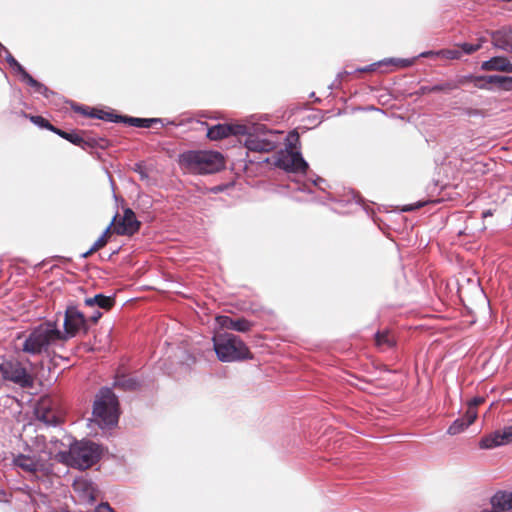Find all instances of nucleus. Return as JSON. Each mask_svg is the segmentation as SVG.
Returning <instances> with one entry per match:
<instances>
[{"label":"nucleus","mask_w":512,"mask_h":512,"mask_svg":"<svg viewBox=\"0 0 512 512\" xmlns=\"http://www.w3.org/2000/svg\"><path fill=\"white\" fill-rule=\"evenodd\" d=\"M376 345L382 349H391L396 346V339L389 330L378 331L375 334Z\"/></svg>","instance_id":"22"},{"label":"nucleus","mask_w":512,"mask_h":512,"mask_svg":"<svg viewBox=\"0 0 512 512\" xmlns=\"http://www.w3.org/2000/svg\"><path fill=\"white\" fill-rule=\"evenodd\" d=\"M115 219H116V216H113L112 221H115ZM111 223L113 224V222H111Z\"/></svg>","instance_id":"51"},{"label":"nucleus","mask_w":512,"mask_h":512,"mask_svg":"<svg viewBox=\"0 0 512 512\" xmlns=\"http://www.w3.org/2000/svg\"><path fill=\"white\" fill-rule=\"evenodd\" d=\"M457 88V85L453 82H446L443 84H436L431 86L428 91L429 92H441V91H451Z\"/></svg>","instance_id":"33"},{"label":"nucleus","mask_w":512,"mask_h":512,"mask_svg":"<svg viewBox=\"0 0 512 512\" xmlns=\"http://www.w3.org/2000/svg\"><path fill=\"white\" fill-rule=\"evenodd\" d=\"M484 40L480 39L477 44H470V43H462L460 45L461 52L467 55H470L476 51H478L483 44Z\"/></svg>","instance_id":"32"},{"label":"nucleus","mask_w":512,"mask_h":512,"mask_svg":"<svg viewBox=\"0 0 512 512\" xmlns=\"http://www.w3.org/2000/svg\"><path fill=\"white\" fill-rule=\"evenodd\" d=\"M115 219H116V216H113L112 221H115ZM111 223L113 224V222H111Z\"/></svg>","instance_id":"52"},{"label":"nucleus","mask_w":512,"mask_h":512,"mask_svg":"<svg viewBox=\"0 0 512 512\" xmlns=\"http://www.w3.org/2000/svg\"><path fill=\"white\" fill-rule=\"evenodd\" d=\"M213 347L221 362H237L252 359L253 355L242 339L232 333H218L213 337Z\"/></svg>","instance_id":"2"},{"label":"nucleus","mask_w":512,"mask_h":512,"mask_svg":"<svg viewBox=\"0 0 512 512\" xmlns=\"http://www.w3.org/2000/svg\"><path fill=\"white\" fill-rule=\"evenodd\" d=\"M492 45L507 53H512V26H505L490 33Z\"/></svg>","instance_id":"11"},{"label":"nucleus","mask_w":512,"mask_h":512,"mask_svg":"<svg viewBox=\"0 0 512 512\" xmlns=\"http://www.w3.org/2000/svg\"><path fill=\"white\" fill-rule=\"evenodd\" d=\"M286 141L285 148L277 152L274 164L286 172L306 173L308 163L302 157L301 152L296 149V145L299 142L298 133H289Z\"/></svg>","instance_id":"4"},{"label":"nucleus","mask_w":512,"mask_h":512,"mask_svg":"<svg viewBox=\"0 0 512 512\" xmlns=\"http://www.w3.org/2000/svg\"><path fill=\"white\" fill-rule=\"evenodd\" d=\"M63 328L64 331H61V337L66 342L80 332L88 333V319L77 307L68 306L65 310Z\"/></svg>","instance_id":"7"},{"label":"nucleus","mask_w":512,"mask_h":512,"mask_svg":"<svg viewBox=\"0 0 512 512\" xmlns=\"http://www.w3.org/2000/svg\"><path fill=\"white\" fill-rule=\"evenodd\" d=\"M84 304L89 308L98 307L100 309L110 310L115 304V298L104 294H96L93 297L85 298Z\"/></svg>","instance_id":"16"},{"label":"nucleus","mask_w":512,"mask_h":512,"mask_svg":"<svg viewBox=\"0 0 512 512\" xmlns=\"http://www.w3.org/2000/svg\"><path fill=\"white\" fill-rule=\"evenodd\" d=\"M133 170L134 172L138 173L140 178L142 180H146L148 179L149 175L145 169V166L143 165V163L139 162V163H135L134 167H133Z\"/></svg>","instance_id":"35"},{"label":"nucleus","mask_w":512,"mask_h":512,"mask_svg":"<svg viewBox=\"0 0 512 512\" xmlns=\"http://www.w3.org/2000/svg\"><path fill=\"white\" fill-rule=\"evenodd\" d=\"M94 252H95V251H91V248H90L88 251H86L85 253H83V254L81 255V257H82V258H87V257H89V256H90L92 253H94Z\"/></svg>","instance_id":"48"},{"label":"nucleus","mask_w":512,"mask_h":512,"mask_svg":"<svg viewBox=\"0 0 512 512\" xmlns=\"http://www.w3.org/2000/svg\"><path fill=\"white\" fill-rule=\"evenodd\" d=\"M13 464L25 472L35 473L42 467V459L36 455L17 454L13 457Z\"/></svg>","instance_id":"12"},{"label":"nucleus","mask_w":512,"mask_h":512,"mask_svg":"<svg viewBox=\"0 0 512 512\" xmlns=\"http://www.w3.org/2000/svg\"><path fill=\"white\" fill-rule=\"evenodd\" d=\"M430 87H431V86H422V87L420 88V94H422V95H423V94L430 93V92L428 91V89H429Z\"/></svg>","instance_id":"46"},{"label":"nucleus","mask_w":512,"mask_h":512,"mask_svg":"<svg viewBox=\"0 0 512 512\" xmlns=\"http://www.w3.org/2000/svg\"><path fill=\"white\" fill-rule=\"evenodd\" d=\"M485 77H486V75H482V76L469 75V76H466L465 79L469 80V81H472L474 83V86L479 88V89H482V90H492L493 87L489 86L488 83H486L485 80H480V79L485 78Z\"/></svg>","instance_id":"28"},{"label":"nucleus","mask_w":512,"mask_h":512,"mask_svg":"<svg viewBox=\"0 0 512 512\" xmlns=\"http://www.w3.org/2000/svg\"><path fill=\"white\" fill-rule=\"evenodd\" d=\"M351 199L354 200L356 204H359L360 197L357 196L356 194L352 193L351 194Z\"/></svg>","instance_id":"47"},{"label":"nucleus","mask_w":512,"mask_h":512,"mask_svg":"<svg viewBox=\"0 0 512 512\" xmlns=\"http://www.w3.org/2000/svg\"><path fill=\"white\" fill-rule=\"evenodd\" d=\"M437 56H442L443 58L449 59V60H455L459 59L462 55V52L456 49H444L437 51Z\"/></svg>","instance_id":"31"},{"label":"nucleus","mask_w":512,"mask_h":512,"mask_svg":"<svg viewBox=\"0 0 512 512\" xmlns=\"http://www.w3.org/2000/svg\"><path fill=\"white\" fill-rule=\"evenodd\" d=\"M230 126V132L229 135L233 136H239V135H246L248 136L251 132V127L244 125V124H228Z\"/></svg>","instance_id":"27"},{"label":"nucleus","mask_w":512,"mask_h":512,"mask_svg":"<svg viewBox=\"0 0 512 512\" xmlns=\"http://www.w3.org/2000/svg\"><path fill=\"white\" fill-rule=\"evenodd\" d=\"M350 73H351V72H348V71L339 72V73L337 74V80L341 81V80H342V78H343L345 75H348V74H350Z\"/></svg>","instance_id":"45"},{"label":"nucleus","mask_w":512,"mask_h":512,"mask_svg":"<svg viewBox=\"0 0 512 512\" xmlns=\"http://www.w3.org/2000/svg\"><path fill=\"white\" fill-rule=\"evenodd\" d=\"M415 58L411 59H402V58H387L383 59L381 61L372 63L370 65L357 68L355 72L365 73V72H373L376 70L377 67L383 66V65H394L397 67H409L414 64Z\"/></svg>","instance_id":"14"},{"label":"nucleus","mask_w":512,"mask_h":512,"mask_svg":"<svg viewBox=\"0 0 512 512\" xmlns=\"http://www.w3.org/2000/svg\"><path fill=\"white\" fill-rule=\"evenodd\" d=\"M21 81L25 82L27 85H29L34 93H38L43 95L45 98H49L51 95L54 94L53 91H51L47 86L40 83L36 79H34L29 73H25L24 77L21 79Z\"/></svg>","instance_id":"21"},{"label":"nucleus","mask_w":512,"mask_h":512,"mask_svg":"<svg viewBox=\"0 0 512 512\" xmlns=\"http://www.w3.org/2000/svg\"><path fill=\"white\" fill-rule=\"evenodd\" d=\"M121 122L133 127L150 128L154 123H162L161 118H137L131 116H123Z\"/></svg>","instance_id":"19"},{"label":"nucleus","mask_w":512,"mask_h":512,"mask_svg":"<svg viewBox=\"0 0 512 512\" xmlns=\"http://www.w3.org/2000/svg\"><path fill=\"white\" fill-rule=\"evenodd\" d=\"M484 402V398L481 397V396H476L474 398H472L469 402H468V407L469 408H472V409H475Z\"/></svg>","instance_id":"38"},{"label":"nucleus","mask_w":512,"mask_h":512,"mask_svg":"<svg viewBox=\"0 0 512 512\" xmlns=\"http://www.w3.org/2000/svg\"><path fill=\"white\" fill-rule=\"evenodd\" d=\"M64 344L57 322L47 320L31 329L23 341L22 351L30 356L55 357L56 350Z\"/></svg>","instance_id":"1"},{"label":"nucleus","mask_w":512,"mask_h":512,"mask_svg":"<svg viewBox=\"0 0 512 512\" xmlns=\"http://www.w3.org/2000/svg\"><path fill=\"white\" fill-rule=\"evenodd\" d=\"M53 132L76 146L84 148L87 144V142L76 132H66L57 127H55Z\"/></svg>","instance_id":"24"},{"label":"nucleus","mask_w":512,"mask_h":512,"mask_svg":"<svg viewBox=\"0 0 512 512\" xmlns=\"http://www.w3.org/2000/svg\"><path fill=\"white\" fill-rule=\"evenodd\" d=\"M500 90L512 91V76H503Z\"/></svg>","instance_id":"37"},{"label":"nucleus","mask_w":512,"mask_h":512,"mask_svg":"<svg viewBox=\"0 0 512 512\" xmlns=\"http://www.w3.org/2000/svg\"><path fill=\"white\" fill-rule=\"evenodd\" d=\"M0 373L4 380L13 382L21 388H30L34 384V379L26 367L15 359L3 361L0 364Z\"/></svg>","instance_id":"8"},{"label":"nucleus","mask_w":512,"mask_h":512,"mask_svg":"<svg viewBox=\"0 0 512 512\" xmlns=\"http://www.w3.org/2000/svg\"><path fill=\"white\" fill-rule=\"evenodd\" d=\"M325 180L322 178H317V180L314 182L315 185L320 186L321 183H324Z\"/></svg>","instance_id":"50"},{"label":"nucleus","mask_w":512,"mask_h":512,"mask_svg":"<svg viewBox=\"0 0 512 512\" xmlns=\"http://www.w3.org/2000/svg\"><path fill=\"white\" fill-rule=\"evenodd\" d=\"M482 216L483 218H486V217H489V216H492V211L491 210H486L482 213Z\"/></svg>","instance_id":"49"},{"label":"nucleus","mask_w":512,"mask_h":512,"mask_svg":"<svg viewBox=\"0 0 512 512\" xmlns=\"http://www.w3.org/2000/svg\"><path fill=\"white\" fill-rule=\"evenodd\" d=\"M111 227H112V223L109 224V226L104 230L102 235L95 241V243L91 247V251H97L106 245L107 236L110 233Z\"/></svg>","instance_id":"29"},{"label":"nucleus","mask_w":512,"mask_h":512,"mask_svg":"<svg viewBox=\"0 0 512 512\" xmlns=\"http://www.w3.org/2000/svg\"><path fill=\"white\" fill-rule=\"evenodd\" d=\"M502 78L503 75H486V77L482 78L481 80H485L489 86H495L498 90H500Z\"/></svg>","instance_id":"34"},{"label":"nucleus","mask_w":512,"mask_h":512,"mask_svg":"<svg viewBox=\"0 0 512 512\" xmlns=\"http://www.w3.org/2000/svg\"><path fill=\"white\" fill-rule=\"evenodd\" d=\"M181 161L199 174H213L224 166L223 156L215 151H188L181 155Z\"/></svg>","instance_id":"5"},{"label":"nucleus","mask_w":512,"mask_h":512,"mask_svg":"<svg viewBox=\"0 0 512 512\" xmlns=\"http://www.w3.org/2000/svg\"><path fill=\"white\" fill-rule=\"evenodd\" d=\"M504 437L508 443L512 442V424L510 426L505 427L503 430Z\"/></svg>","instance_id":"43"},{"label":"nucleus","mask_w":512,"mask_h":512,"mask_svg":"<svg viewBox=\"0 0 512 512\" xmlns=\"http://www.w3.org/2000/svg\"><path fill=\"white\" fill-rule=\"evenodd\" d=\"M71 107L75 112L81 113L83 115L89 116L90 112L87 111V108L81 105H78L74 102H71Z\"/></svg>","instance_id":"39"},{"label":"nucleus","mask_w":512,"mask_h":512,"mask_svg":"<svg viewBox=\"0 0 512 512\" xmlns=\"http://www.w3.org/2000/svg\"><path fill=\"white\" fill-rule=\"evenodd\" d=\"M221 319V325L230 330L238 332H247L251 328V323L244 318L232 319L230 317L225 316L222 317Z\"/></svg>","instance_id":"18"},{"label":"nucleus","mask_w":512,"mask_h":512,"mask_svg":"<svg viewBox=\"0 0 512 512\" xmlns=\"http://www.w3.org/2000/svg\"><path fill=\"white\" fill-rule=\"evenodd\" d=\"M100 458V447L92 441H80L71 446L69 463L72 467L85 470Z\"/></svg>","instance_id":"6"},{"label":"nucleus","mask_w":512,"mask_h":512,"mask_svg":"<svg viewBox=\"0 0 512 512\" xmlns=\"http://www.w3.org/2000/svg\"><path fill=\"white\" fill-rule=\"evenodd\" d=\"M114 387L125 391H132L136 390L139 387V382L136 378H133L131 376L117 374L114 380Z\"/></svg>","instance_id":"20"},{"label":"nucleus","mask_w":512,"mask_h":512,"mask_svg":"<svg viewBox=\"0 0 512 512\" xmlns=\"http://www.w3.org/2000/svg\"><path fill=\"white\" fill-rule=\"evenodd\" d=\"M469 426L465 422L464 418H457L453 421V423L449 426L447 433L449 435H457L467 429Z\"/></svg>","instance_id":"26"},{"label":"nucleus","mask_w":512,"mask_h":512,"mask_svg":"<svg viewBox=\"0 0 512 512\" xmlns=\"http://www.w3.org/2000/svg\"><path fill=\"white\" fill-rule=\"evenodd\" d=\"M38 420L47 426H57L61 423L63 414L51 398H42L35 408Z\"/></svg>","instance_id":"9"},{"label":"nucleus","mask_w":512,"mask_h":512,"mask_svg":"<svg viewBox=\"0 0 512 512\" xmlns=\"http://www.w3.org/2000/svg\"><path fill=\"white\" fill-rule=\"evenodd\" d=\"M245 147L254 152H270L275 148V143L268 139H262L251 132L245 140Z\"/></svg>","instance_id":"15"},{"label":"nucleus","mask_w":512,"mask_h":512,"mask_svg":"<svg viewBox=\"0 0 512 512\" xmlns=\"http://www.w3.org/2000/svg\"><path fill=\"white\" fill-rule=\"evenodd\" d=\"M507 441L503 431L497 430L481 438L479 447L481 449H493L502 445H506Z\"/></svg>","instance_id":"17"},{"label":"nucleus","mask_w":512,"mask_h":512,"mask_svg":"<svg viewBox=\"0 0 512 512\" xmlns=\"http://www.w3.org/2000/svg\"><path fill=\"white\" fill-rule=\"evenodd\" d=\"M140 225L133 210L127 208L124 210L122 220L114 228V232L118 235H133L139 230Z\"/></svg>","instance_id":"10"},{"label":"nucleus","mask_w":512,"mask_h":512,"mask_svg":"<svg viewBox=\"0 0 512 512\" xmlns=\"http://www.w3.org/2000/svg\"><path fill=\"white\" fill-rule=\"evenodd\" d=\"M462 418H464L467 425L470 426L477 418V411L468 407L465 415Z\"/></svg>","instance_id":"36"},{"label":"nucleus","mask_w":512,"mask_h":512,"mask_svg":"<svg viewBox=\"0 0 512 512\" xmlns=\"http://www.w3.org/2000/svg\"><path fill=\"white\" fill-rule=\"evenodd\" d=\"M230 126L228 124H217L210 127L207 131V137L210 140H220L229 137Z\"/></svg>","instance_id":"23"},{"label":"nucleus","mask_w":512,"mask_h":512,"mask_svg":"<svg viewBox=\"0 0 512 512\" xmlns=\"http://www.w3.org/2000/svg\"><path fill=\"white\" fill-rule=\"evenodd\" d=\"M29 118L32 123L41 128L48 129L52 132L55 129V126H53L47 119L42 116H30Z\"/></svg>","instance_id":"30"},{"label":"nucleus","mask_w":512,"mask_h":512,"mask_svg":"<svg viewBox=\"0 0 512 512\" xmlns=\"http://www.w3.org/2000/svg\"><path fill=\"white\" fill-rule=\"evenodd\" d=\"M118 404V399L110 388H101L94 401L91 421L102 429L115 426L119 417Z\"/></svg>","instance_id":"3"},{"label":"nucleus","mask_w":512,"mask_h":512,"mask_svg":"<svg viewBox=\"0 0 512 512\" xmlns=\"http://www.w3.org/2000/svg\"><path fill=\"white\" fill-rule=\"evenodd\" d=\"M93 512H114L108 503L99 504Z\"/></svg>","instance_id":"41"},{"label":"nucleus","mask_w":512,"mask_h":512,"mask_svg":"<svg viewBox=\"0 0 512 512\" xmlns=\"http://www.w3.org/2000/svg\"><path fill=\"white\" fill-rule=\"evenodd\" d=\"M483 71H497L512 74V62L505 56H494L481 63Z\"/></svg>","instance_id":"13"},{"label":"nucleus","mask_w":512,"mask_h":512,"mask_svg":"<svg viewBox=\"0 0 512 512\" xmlns=\"http://www.w3.org/2000/svg\"><path fill=\"white\" fill-rule=\"evenodd\" d=\"M436 53L437 52H434V51H425V52L420 53L418 55V57H423V58L433 57V56H437Z\"/></svg>","instance_id":"44"},{"label":"nucleus","mask_w":512,"mask_h":512,"mask_svg":"<svg viewBox=\"0 0 512 512\" xmlns=\"http://www.w3.org/2000/svg\"><path fill=\"white\" fill-rule=\"evenodd\" d=\"M89 116L92 118H96V119H100V120H104V121H108V122H112V123H119V122H121V119H122V115H117L112 112H106V111L97 110V109H93L90 112Z\"/></svg>","instance_id":"25"},{"label":"nucleus","mask_w":512,"mask_h":512,"mask_svg":"<svg viewBox=\"0 0 512 512\" xmlns=\"http://www.w3.org/2000/svg\"><path fill=\"white\" fill-rule=\"evenodd\" d=\"M102 317V312H100L99 309L93 311L91 313V315H89L88 317H86L88 319V321H91L93 323H96L98 322V320Z\"/></svg>","instance_id":"42"},{"label":"nucleus","mask_w":512,"mask_h":512,"mask_svg":"<svg viewBox=\"0 0 512 512\" xmlns=\"http://www.w3.org/2000/svg\"><path fill=\"white\" fill-rule=\"evenodd\" d=\"M425 205V202H417L415 204H410V205H406L402 208V211L404 212H409V211H413V210H416V209H419L421 207H423Z\"/></svg>","instance_id":"40"}]
</instances>
